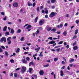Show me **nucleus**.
I'll use <instances>...</instances> for the list:
<instances>
[{"label": "nucleus", "instance_id": "12", "mask_svg": "<svg viewBox=\"0 0 79 79\" xmlns=\"http://www.w3.org/2000/svg\"><path fill=\"white\" fill-rule=\"evenodd\" d=\"M47 29L48 31H49L52 29V28L50 27H47Z\"/></svg>", "mask_w": 79, "mask_h": 79}, {"label": "nucleus", "instance_id": "40", "mask_svg": "<svg viewBox=\"0 0 79 79\" xmlns=\"http://www.w3.org/2000/svg\"><path fill=\"white\" fill-rule=\"evenodd\" d=\"M14 75L15 77H17V73H14Z\"/></svg>", "mask_w": 79, "mask_h": 79}, {"label": "nucleus", "instance_id": "30", "mask_svg": "<svg viewBox=\"0 0 79 79\" xmlns=\"http://www.w3.org/2000/svg\"><path fill=\"white\" fill-rule=\"evenodd\" d=\"M10 39H11V37H9L7 38V41H9V40H11Z\"/></svg>", "mask_w": 79, "mask_h": 79}, {"label": "nucleus", "instance_id": "22", "mask_svg": "<svg viewBox=\"0 0 79 79\" xmlns=\"http://www.w3.org/2000/svg\"><path fill=\"white\" fill-rule=\"evenodd\" d=\"M10 33L11 34H14V30L13 29V28H12L11 29V31H10Z\"/></svg>", "mask_w": 79, "mask_h": 79}, {"label": "nucleus", "instance_id": "44", "mask_svg": "<svg viewBox=\"0 0 79 79\" xmlns=\"http://www.w3.org/2000/svg\"><path fill=\"white\" fill-rule=\"evenodd\" d=\"M35 6V2H34L33 4V7H34Z\"/></svg>", "mask_w": 79, "mask_h": 79}, {"label": "nucleus", "instance_id": "57", "mask_svg": "<svg viewBox=\"0 0 79 79\" xmlns=\"http://www.w3.org/2000/svg\"><path fill=\"white\" fill-rule=\"evenodd\" d=\"M56 33L57 34H61L60 31H57Z\"/></svg>", "mask_w": 79, "mask_h": 79}, {"label": "nucleus", "instance_id": "8", "mask_svg": "<svg viewBox=\"0 0 79 79\" xmlns=\"http://www.w3.org/2000/svg\"><path fill=\"white\" fill-rule=\"evenodd\" d=\"M22 62L24 64H26V63H27V61L25 60V59H22Z\"/></svg>", "mask_w": 79, "mask_h": 79}, {"label": "nucleus", "instance_id": "64", "mask_svg": "<svg viewBox=\"0 0 79 79\" xmlns=\"http://www.w3.org/2000/svg\"><path fill=\"white\" fill-rule=\"evenodd\" d=\"M41 41V40L39 39H38V42H40Z\"/></svg>", "mask_w": 79, "mask_h": 79}, {"label": "nucleus", "instance_id": "14", "mask_svg": "<svg viewBox=\"0 0 79 79\" xmlns=\"http://www.w3.org/2000/svg\"><path fill=\"white\" fill-rule=\"evenodd\" d=\"M32 27V26L31 25H28V26L27 27L26 29H30L31 27Z\"/></svg>", "mask_w": 79, "mask_h": 79}, {"label": "nucleus", "instance_id": "50", "mask_svg": "<svg viewBox=\"0 0 79 79\" xmlns=\"http://www.w3.org/2000/svg\"><path fill=\"white\" fill-rule=\"evenodd\" d=\"M45 13H46V14H48V10H46L45 11Z\"/></svg>", "mask_w": 79, "mask_h": 79}, {"label": "nucleus", "instance_id": "61", "mask_svg": "<svg viewBox=\"0 0 79 79\" xmlns=\"http://www.w3.org/2000/svg\"><path fill=\"white\" fill-rule=\"evenodd\" d=\"M63 59L64 60V61H65V62H66V59L65 58H64V57H63Z\"/></svg>", "mask_w": 79, "mask_h": 79}, {"label": "nucleus", "instance_id": "51", "mask_svg": "<svg viewBox=\"0 0 79 79\" xmlns=\"http://www.w3.org/2000/svg\"><path fill=\"white\" fill-rule=\"evenodd\" d=\"M6 16H5V17H4V18H3V20H4V21H6Z\"/></svg>", "mask_w": 79, "mask_h": 79}, {"label": "nucleus", "instance_id": "42", "mask_svg": "<svg viewBox=\"0 0 79 79\" xmlns=\"http://www.w3.org/2000/svg\"><path fill=\"white\" fill-rule=\"evenodd\" d=\"M26 59L27 61H29L30 60V58H29V57H27L26 58Z\"/></svg>", "mask_w": 79, "mask_h": 79}, {"label": "nucleus", "instance_id": "49", "mask_svg": "<svg viewBox=\"0 0 79 79\" xmlns=\"http://www.w3.org/2000/svg\"><path fill=\"white\" fill-rule=\"evenodd\" d=\"M69 16V14H66V15H65V16L66 17H67V18H68Z\"/></svg>", "mask_w": 79, "mask_h": 79}, {"label": "nucleus", "instance_id": "1", "mask_svg": "<svg viewBox=\"0 0 79 79\" xmlns=\"http://www.w3.org/2000/svg\"><path fill=\"white\" fill-rule=\"evenodd\" d=\"M26 71V68L25 67H22L21 69L22 74H24V73H25Z\"/></svg>", "mask_w": 79, "mask_h": 79}, {"label": "nucleus", "instance_id": "46", "mask_svg": "<svg viewBox=\"0 0 79 79\" xmlns=\"http://www.w3.org/2000/svg\"><path fill=\"white\" fill-rule=\"evenodd\" d=\"M48 39L49 40L50 39V40H53V39H52V37H49L48 38Z\"/></svg>", "mask_w": 79, "mask_h": 79}, {"label": "nucleus", "instance_id": "53", "mask_svg": "<svg viewBox=\"0 0 79 79\" xmlns=\"http://www.w3.org/2000/svg\"><path fill=\"white\" fill-rule=\"evenodd\" d=\"M19 78H20L21 79H23V77L21 76H20V75L19 76Z\"/></svg>", "mask_w": 79, "mask_h": 79}, {"label": "nucleus", "instance_id": "52", "mask_svg": "<svg viewBox=\"0 0 79 79\" xmlns=\"http://www.w3.org/2000/svg\"><path fill=\"white\" fill-rule=\"evenodd\" d=\"M5 14V13H4V12H2L1 13V15H2L3 16H4V15Z\"/></svg>", "mask_w": 79, "mask_h": 79}, {"label": "nucleus", "instance_id": "16", "mask_svg": "<svg viewBox=\"0 0 79 79\" xmlns=\"http://www.w3.org/2000/svg\"><path fill=\"white\" fill-rule=\"evenodd\" d=\"M63 75H64V74H63V71L61 70L60 71V76H63Z\"/></svg>", "mask_w": 79, "mask_h": 79}, {"label": "nucleus", "instance_id": "32", "mask_svg": "<svg viewBox=\"0 0 79 79\" xmlns=\"http://www.w3.org/2000/svg\"><path fill=\"white\" fill-rule=\"evenodd\" d=\"M77 36L75 35L73 37V39H75L77 38Z\"/></svg>", "mask_w": 79, "mask_h": 79}, {"label": "nucleus", "instance_id": "45", "mask_svg": "<svg viewBox=\"0 0 79 79\" xmlns=\"http://www.w3.org/2000/svg\"><path fill=\"white\" fill-rule=\"evenodd\" d=\"M24 39V37H23L21 38L20 40L21 41H23Z\"/></svg>", "mask_w": 79, "mask_h": 79}, {"label": "nucleus", "instance_id": "37", "mask_svg": "<svg viewBox=\"0 0 79 79\" xmlns=\"http://www.w3.org/2000/svg\"><path fill=\"white\" fill-rule=\"evenodd\" d=\"M10 61L11 62V63H14L15 61H14V60L12 59L10 60Z\"/></svg>", "mask_w": 79, "mask_h": 79}, {"label": "nucleus", "instance_id": "5", "mask_svg": "<svg viewBox=\"0 0 79 79\" xmlns=\"http://www.w3.org/2000/svg\"><path fill=\"white\" fill-rule=\"evenodd\" d=\"M13 5L14 7H17V6H18V4L17 2H15L13 3Z\"/></svg>", "mask_w": 79, "mask_h": 79}, {"label": "nucleus", "instance_id": "60", "mask_svg": "<svg viewBox=\"0 0 79 79\" xmlns=\"http://www.w3.org/2000/svg\"><path fill=\"white\" fill-rule=\"evenodd\" d=\"M64 46H65V45H67V43H66V42H64Z\"/></svg>", "mask_w": 79, "mask_h": 79}, {"label": "nucleus", "instance_id": "31", "mask_svg": "<svg viewBox=\"0 0 79 79\" xmlns=\"http://www.w3.org/2000/svg\"><path fill=\"white\" fill-rule=\"evenodd\" d=\"M39 30H37L36 31V33H35V34L36 35H37V34H39Z\"/></svg>", "mask_w": 79, "mask_h": 79}, {"label": "nucleus", "instance_id": "27", "mask_svg": "<svg viewBox=\"0 0 79 79\" xmlns=\"http://www.w3.org/2000/svg\"><path fill=\"white\" fill-rule=\"evenodd\" d=\"M56 2V0H51V3H54Z\"/></svg>", "mask_w": 79, "mask_h": 79}, {"label": "nucleus", "instance_id": "55", "mask_svg": "<svg viewBox=\"0 0 79 79\" xmlns=\"http://www.w3.org/2000/svg\"><path fill=\"white\" fill-rule=\"evenodd\" d=\"M76 44H77V42H74L73 44V46H74V45H76Z\"/></svg>", "mask_w": 79, "mask_h": 79}, {"label": "nucleus", "instance_id": "41", "mask_svg": "<svg viewBox=\"0 0 79 79\" xmlns=\"http://www.w3.org/2000/svg\"><path fill=\"white\" fill-rule=\"evenodd\" d=\"M0 53H2L3 52V50L1 48H0Z\"/></svg>", "mask_w": 79, "mask_h": 79}, {"label": "nucleus", "instance_id": "17", "mask_svg": "<svg viewBox=\"0 0 79 79\" xmlns=\"http://www.w3.org/2000/svg\"><path fill=\"white\" fill-rule=\"evenodd\" d=\"M7 29V26H5L3 29V31H6V29Z\"/></svg>", "mask_w": 79, "mask_h": 79}, {"label": "nucleus", "instance_id": "28", "mask_svg": "<svg viewBox=\"0 0 79 79\" xmlns=\"http://www.w3.org/2000/svg\"><path fill=\"white\" fill-rule=\"evenodd\" d=\"M32 68H30L29 69V73H31V71H32Z\"/></svg>", "mask_w": 79, "mask_h": 79}, {"label": "nucleus", "instance_id": "36", "mask_svg": "<svg viewBox=\"0 0 79 79\" xmlns=\"http://www.w3.org/2000/svg\"><path fill=\"white\" fill-rule=\"evenodd\" d=\"M5 55H6L7 56H8V53L6 51L5 52Z\"/></svg>", "mask_w": 79, "mask_h": 79}, {"label": "nucleus", "instance_id": "38", "mask_svg": "<svg viewBox=\"0 0 79 79\" xmlns=\"http://www.w3.org/2000/svg\"><path fill=\"white\" fill-rule=\"evenodd\" d=\"M63 44V41H61L58 43V44L60 45V44Z\"/></svg>", "mask_w": 79, "mask_h": 79}, {"label": "nucleus", "instance_id": "13", "mask_svg": "<svg viewBox=\"0 0 79 79\" xmlns=\"http://www.w3.org/2000/svg\"><path fill=\"white\" fill-rule=\"evenodd\" d=\"M21 32V30L20 29H19L16 32L17 34H19V33H20V32Z\"/></svg>", "mask_w": 79, "mask_h": 79}, {"label": "nucleus", "instance_id": "25", "mask_svg": "<svg viewBox=\"0 0 79 79\" xmlns=\"http://www.w3.org/2000/svg\"><path fill=\"white\" fill-rule=\"evenodd\" d=\"M42 52H41L40 55L39 56H43V55L42 54Z\"/></svg>", "mask_w": 79, "mask_h": 79}, {"label": "nucleus", "instance_id": "39", "mask_svg": "<svg viewBox=\"0 0 79 79\" xmlns=\"http://www.w3.org/2000/svg\"><path fill=\"white\" fill-rule=\"evenodd\" d=\"M19 50H20V49L18 48L16 51V52H17L18 53V52H19Z\"/></svg>", "mask_w": 79, "mask_h": 79}, {"label": "nucleus", "instance_id": "9", "mask_svg": "<svg viewBox=\"0 0 79 79\" xmlns=\"http://www.w3.org/2000/svg\"><path fill=\"white\" fill-rule=\"evenodd\" d=\"M39 73L40 75H42L44 74V72L43 70H40L39 72Z\"/></svg>", "mask_w": 79, "mask_h": 79}, {"label": "nucleus", "instance_id": "29", "mask_svg": "<svg viewBox=\"0 0 79 79\" xmlns=\"http://www.w3.org/2000/svg\"><path fill=\"white\" fill-rule=\"evenodd\" d=\"M49 66V64H47L46 65H44V67L45 68H46L47 67H48Z\"/></svg>", "mask_w": 79, "mask_h": 79}, {"label": "nucleus", "instance_id": "35", "mask_svg": "<svg viewBox=\"0 0 79 79\" xmlns=\"http://www.w3.org/2000/svg\"><path fill=\"white\" fill-rule=\"evenodd\" d=\"M11 44V40L8 41V44Z\"/></svg>", "mask_w": 79, "mask_h": 79}, {"label": "nucleus", "instance_id": "33", "mask_svg": "<svg viewBox=\"0 0 79 79\" xmlns=\"http://www.w3.org/2000/svg\"><path fill=\"white\" fill-rule=\"evenodd\" d=\"M51 31H53V32H55L56 31V29H52L51 30Z\"/></svg>", "mask_w": 79, "mask_h": 79}, {"label": "nucleus", "instance_id": "6", "mask_svg": "<svg viewBox=\"0 0 79 79\" xmlns=\"http://www.w3.org/2000/svg\"><path fill=\"white\" fill-rule=\"evenodd\" d=\"M55 41L54 40H52L51 41L49 42L48 43V44H55Z\"/></svg>", "mask_w": 79, "mask_h": 79}, {"label": "nucleus", "instance_id": "23", "mask_svg": "<svg viewBox=\"0 0 79 79\" xmlns=\"http://www.w3.org/2000/svg\"><path fill=\"white\" fill-rule=\"evenodd\" d=\"M28 5L29 6H32V4L31 2H28Z\"/></svg>", "mask_w": 79, "mask_h": 79}, {"label": "nucleus", "instance_id": "2", "mask_svg": "<svg viewBox=\"0 0 79 79\" xmlns=\"http://www.w3.org/2000/svg\"><path fill=\"white\" fill-rule=\"evenodd\" d=\"M57 14L56 12H52L51 13V14L49 15V17L50 18H51L52 17H53V16H55Z\"/></svg>", "mask_w": 79, "mask_h": 79}, {"label": "nucleus", "instance_id": "59", "mask_svg": "<svg viewBox=\"0 0 79 79\" xmlns=\"http://www.w3.org/2000/svg\"><path fill=\"white\" fill-rule=\"evenodd\" d=\"M13 73H11L10 75V76H13Z\"/></svg>", "mask_w": 79, "mask_h": 79}, {"label": "nucleus", "instance_id": "15", "mask_svg": "<svg viewBox=\"0 0 79 79\" xmlns=\"http://www.w3.org/2000/svg\"><path fill=\"white\" fill-rule=\"evenodd\" d=\"M74 61V59H71V60H69V62L70 63H73V62Z\"/></svg>", "mask_w": 79, "mask_h": 79}, {"label": "nucleus", "instance_id": "19", "mask_svg": "<svg viewBox=\"0 0 79 79\" xmlns=\"http://www.w3.org/2000/svg\"><path fill=\"white\" fill-rule=\"evenodd\" d=\"M37 19H38V17H36L35 19V22L37 23Z\"/></svg>", "mask_w": 79, "mask_h": 79}, {"label": "nucleus", "instance_id": "26", "mask_svg": "<svg viewBox=\"0 0 79 79\" xmlns=\"http://www.w3.org/2000/svg\"><path fill=\"white\" fill-rule=\"evenodd\" d=\"M75 35L77 34L78 33V30L77 29L75 31Z\"/></svg>", "mask_w": 79, "mask_h": 79}, {"label": "nucleus", "instance_id": "56", "mask_svg": "<svg viewBox=\"0 0 79 79\" xmlns=\"http://www.w3.org/2000/svg\"><path fill=\"white\" fill-rule=\"evenodd\" d=\"M56 51L57 52H59L60 50V48H57L56 49Z\"/></svg>", "mask_w": 79, "mask_h": 79}, {"label": "nucleus", "instance_id": "20", "mask_svg": "<svg viewBox=\"0 0 79 79\" xmlns=\"http://www.w3.org/2000/svg\"><path fill=\"white\" fill-rule=\"evenodd\" d=\"M63 34L64 35V36H66L67 34V32L66 31H64L63 33Z\"/></svg>", "mask_w": 79, "mask_h": 79}, {"label": "nucleus", "instance_id": "63", "mask_svg": "<svg viewBox=\"0 0 79 79\" xmlns=\"http://www.w3.org/2000/svg\"><path fill=\"white\" fill-rule=\"evenodd\" d=\"M8 24H11L12 23H11V22H9L8 23Z\"/></svg>", "mask_w": 79, "mask_h": 79}, {"label": "nucleus", "instance_id": "58", "mask_svg": "<svg viewBox=\"0 0 79 79\" xmlns=\"http://www.w3.org/2000/svg\"><path fill=\"white\" fill-rule=\"evenodd\" d=\"M66 47L68 49L69 48V45H67L66 46Z\"/></svg>", "mask_w": 79, "mask_h": 79}, {"label": "nucleus", "instance_id": "3", "mask_svg": "<svg viewBox=\"0 0 79 79\" xmlns=\"http://www.w3.org/2000/svg\"><path fill=\"white\" fill-rule=\"evenodd\" d=\"M44 19H42L40 20L39 22V24L40 26H42L44 24Z\"/></svg>", "mask_w": 79, "mask_h": 79}, {"label": "nucleus", "instance_id": "62", "mask_svg": "<svg viewBox=\"0 0 79 79\" xmlns=\"http://www.w3.org/2000/svg\"><path fill=\"white\" fill-rule=\"evenodd\" d=\"M47 62L48 63H50V60H47Z\"/></svg>", "mask_w": 79, "mask_h": 79}, {"label": "nucleus", "instance_id": "10", "mask_svg": "<svg viewBox=\"0 0 79 79\" xmlns=\"http://www.w3.org/2000/svg\"><path fill=\"white\" fill-rule=\"evenodd\" d=\"M32 65L33 66H34V62L33 61H31L30 62L29 64V66H31V65Z\"/></svg>", "mask_w": 79, "mask_h": 79}, {"label": "nucleus", "instance_id": "54", "mask_svg": "<svg viewBox=\"0 0 79 79\" xmlns=\"http://www.w3.org/2000/svg\"><path fill=\"white\" fill-rule=\"evenodd\" d=\"M36 10L38 12H39V7H38L36 9Z\"/></svg>", "mask_w": 79, "mask_h": 79}, {"label": "nucleus", "instance_id": "7", "mask_svg": "<svg viewBox=\"0 0 79 79\" xmlns=\"http://www.w3.org/2000/svg\"><path fill=\"white\" fill-rule=\"evenodd\" d=\"M63 24H60V25H57V27H58V28H62V27H63Z\"/></svg>", "mask_w": 79, "mask_h": 79}, {"label": "nucleus", "instance_id": "47", "mask_svg": "<svg viewBox=\"0 0 79 79\" xmlns=\"http://www.w3.org/2000/svg\"><path fill=\"white\" fill-rule=\"evenodd\" d=\"M75 22L76 23L78 24V23H79V20H76Z\"/></svg>", "mask_w": 79, "mask_h": 79}, {"label": "nucleus", "instance_id": "24", "mask_svg": "<svg viewBox=\"0 0 79 79\" xmlns=\"http://www.w3.org/2000/svg\"><path fill=\"white\" fill-rule=\"evenodd\" d=\"M54 61H58V58H55L54 59Z\"/></svg>", "mask_w": 79, "mask_h": 79}, {"label": "nucleus", "instance_id": "34", "mask_svg": "<svg viewBox=\"0 0 79 79\" xmlns=\"http://www.w3.org/2000/svg\"><path fill=\"white\" fill-rule=\"evenodd\" d=\"M6 34L7 35H10V33L8 32H6Z\"/></svg>", "mask_w": 79, "mask_h": 79}, {"label": "nucleus", "instance_id": "11", "mask_svg": "<svg viewBox=\"0 0 79 79\" xmlns=\"http://www.w3.org/2000/svg\"><path fill=\"white\" fill-rule=\"evenodd\" d=\"M40 49V47H39L37 48H35V50L37 52H39V50Z\"/></svg>", "mask_w": 79, "mask_h": 79}, {"label": "nucleus", "instance_id": "43", "mask_svg": "<svg viewBox=\"0 0 79 79\" xmlns=\"http://www.w3.org/2000/svg\"><path fill=\"white\" fill-rule=\"evenodd\" d=\"M1 48H2L3 49H4V50H5V48L4 46H1Z\"/></svg>", "mask_w": 79, "mask_h": 79}, {"label": "nucleus", "instance_id": "48", "mask_svg": "<svg viewBox=\"0 0 79 79\" xmlns=\"http://www.w3.org/2000/svg\"><path fill=\"white\" fill-rule=\"evenodd\" d=\"M69 66L70 67H71L72 68L73 67V64H69Z\"/></svg>", "mask_w": 79, "mask_h": 79}, {"label": "nucleus", "instance_id": "21", "mask_svg": "<svg viewBox=\"0 0 79 79\" xmlns=\"http://www.w3.org/2000/svg\"><path fill=\"white\" fill-rule=\"evenodd\" d=\"M32 77H34V78H35V79H36L37 78V75H33L32 76Z\"/></svg>", "mask_w": 79, "mask_h": 79}, {"label": "nucleus", "instance_id": "4", "mask_svg": "<svg viewBox=\"0 0 79 79\" xmlns=\"http://www.w3.org/2000/svg\"><path fill=\"white\" fill-rule=\"evenodd\" d=\"M6 39L5 37H3L1 38L0 40L1 42H2L4 41V42H6Z\"/></svg>", "mask_w": 79, "mask_h": 79}, {"label": "nucleus", "instance_id": "18", "mask_svg": "<svg viewBox=\"0 0 79 79\" xmlns=\"http://www.w3.org/2000/svg\"><path fill=\"white\" fill-rule=\"evenodd\" d=\"M78 48L77 46H75L73 48L74 50H76Z\"/></svg>", "mask_w": 79, "mask_h": 79}]
</instances>
